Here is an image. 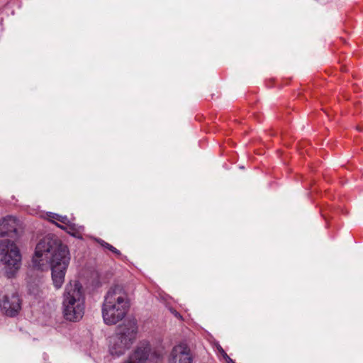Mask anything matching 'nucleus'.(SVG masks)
I'll return each mask as SVG.
<instances>
[{"label":"nucleus","mask_w":363,"mask_h":363,"mask_svg":"<svg viewBox=\"0 0 363 363\" xmlns=\"http://www.w3.org/2000/svg\"><path fill=\"white\" fill-rule=\"evenodd\" d=\"M70 260L68 247L53 235L43 237L37 243L33 257L35 267L43 269L50 266L54 286L62 287Z\"/></svg>","instance_id":"1"},{"label":"nucleus","mask_w":363,"mask_h":363,"mask_svg":"<svg viewBox=\"0 0 363 363\" xmlns=\"http://www.w3.org/2000/svg\"><path fill=\"white\" fill-rule=\"evenodd\" d=\"M130 307V299L123 286H111L104 296L102 305V317L108 325H116L128 314Z\"/></svg>","instance_id":"2"},{"label":"nucleus","mask_w":363,"mask_h":363,"mask_svg":"<svg viewBox=\"0 0 363 363\" xmlns=\"http://www.w3.org/2000/svg\"><path fill=\"white\" fill-rule=\"evenodd\" d=\"M84 292L78 281H72L65 286L62 296V313L66 320L77 322L84 313Z\"/></svg>","instance_id":"3"},{"label":"nucleus","mask_w":363,"mask_h":363,"mask_svg":"<svg viewBox=\"0 0 363 363\" xmlns=\"http://www.w3.org/2000/svg\"><path fill=\"white\" fill-rule=\"evenodd\" d=\"M138 323L135 318L127 319L117 328L116 333L109 340L108 350L112 356L120 357L130 349L136 339Z\"/></svg>","instance_id":"4"},{"label":"nucleus","mask_w":363,"mask_h":363,"mask_svg":"<svg viewBox=\"0 0 363 363\" xmlns=\"http://www.w3.org/2000/svg\"><path fill=\"white\" fill-rule=\"evenodd\" d=\"M21 265V255L14 241L0 240V267H3L6 276L13 277Z\"/></svg>","instance_id":"5"},{"label":"nucleus","mask_w":363,"mask_h":363,"mask_svg":"<svg viewBox=\"0 0 363 363\" xmlns=\"http://www.w3.org/2000/svg\"><path fill=\"white\" fill-rule=\"evenodd\" d=\"M23 234L21 222L13 216H6L0 219V238L9 237L17 240Z\"/></svg>","instance_id":"6"},{"label":"nucleus","mask_w":363,"mask_h":363,"mask_svg":"<svg viewBox=\"0 0 363 363\" xmlns=\"http://www.w3.org/2000/svg\"><path fill=\"white\" fill-rule=\"evenodd\" d=\"M0 308L9 316H15L21 308V303L16 293L5 294L0 299Z\"/></svg>","instance_id":"7"},{"label":"nucleus","mask_w":363,"mask_h":363,"mask_svg":"<svg viewBox=\"0 0 363 363\" xmlns=\"http://www.w3.org/2000/svg\"><path fill=\"white\" fill-rule=\"evenodd\" d=\"M167 363H193V355L186 345L174 346L168 357Z\"/></svg>","instance_id":"8"},{"label":"nucleus","mask_w":363,"mask_h":363,"mask_svg":"<svg viewBox=\"0 0 363 363\" xmlns=\"http://www.w3.org/2000/svg\"><path fill=\"white\" fill-rule=\"evenodd\" d=\"M151 348L147 343H140L123 363H150Z\"/></svg>","instance_id":"9"},{"label":"nucleus","mask_w":363,"mask_h":363,"mask_svg":"<svg viewBox=\"0 0 363 363\" xmlns=\"http://www.w3.org/2000/svg\"><path fill=\"white\" fill-rule=\"evenodd\" d=\"M65 225L57 224V226L67 231V233L70 234L71 235L75 238H82L81 230L83 229L82 226H78L74 223H72L69 220L68 223H65Z\"/></svg>","instance_id":"10"},{"label":"nucleus","mask_w":363,"mask_h":363,"mask_svg":"<svg viewBox=\"0 0 363 363\" xmlns=\"http://www.w3.org/2000/svg\"><path fill=\"white\" fill-rule=\"evenodd\" d=\"M48 220L57 225L56 221H59L63 224L68 223L69 219L66 216H61L54 213L48 214Z\"/></svg>","instance_id":"11"},{"label":"nucleus","mask_w":363,"mask_h":363,"mask_svg":"<svg viewBox=\"0 0 363 363\" xmlns=\"http://www.w3.org/2000/svg\"><path fill=\"white\" fill-rule=\"evenodd\" d=\"M217 350L219 354L223 357L226 363H235L225 352L220 345L217 346Z\"/></svg>","instance_id":"12"},{"label":"nucleus","mask_w":363,"mask_h":363,"mask_svg":"<svg viewBox=\"0 0 363 363\" xmlns=\"http://www.w3.org/2000/svg\"><path fill=\"white\" fill-rule=\"evenodd\" d=\"M98 242L100 243V245L102 247L108 249L110 251L113 252L116 255H121L120 252L116 247H114L111 245L108 244V242H106L105 241L101 240H99Z\"/></svg>","instance_id":"13"},{"label":"nucleus","mask_w":363,"mask_h":363,"mask_svg":"<svg viewBox=\"0 0 363 363\" xmlns=\"http://www.w3.org/2000/svg\"><path fill=\"white\" fill-rule=\"evenodd\" d=\"M174 315L176 317H177L178 318H181L182 316L177 313V312H174Z\"/></svg>","instance_id":"14"}]
</instances>
